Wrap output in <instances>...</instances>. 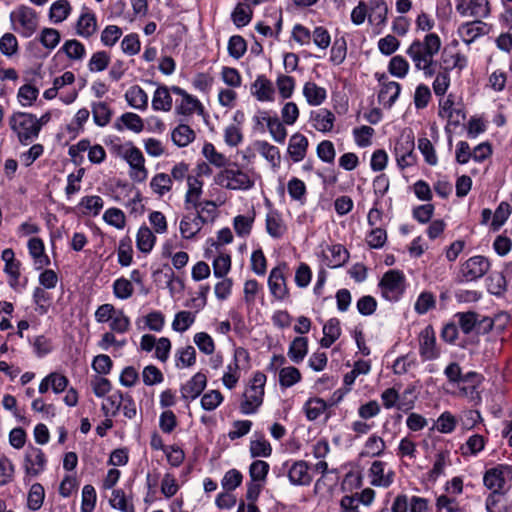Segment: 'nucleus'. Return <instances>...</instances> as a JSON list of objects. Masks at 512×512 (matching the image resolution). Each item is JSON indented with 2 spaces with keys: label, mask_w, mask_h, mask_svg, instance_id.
I'll list each match as a JSON object with an SVG mask.
<instances>
[{
  "label": "nucleus",
  "mask_w": 512,
  "mask_h": 512,
  "mask_svg": "<svg viewBox=\"0 0 512 512\" xmlns=\"http://www.w3.org/2000/svg\"><path fill=\"white\" fill-rule=\"evenodd\" d=\"M308 352V339L306 337H296L290 343L288 356L294 363H300Z\"/></svg>",
  "instance_id": "nucleus-24"
},
{
  "label": "nucleus",
  "mask_w": 512,
  "mask_h": 512,
  "mask_svg": "<svg viewBox=\"0 0 512 512\" xmlns=\"http://www.w3.org/2000/svg\"><path fill=\"white\" fill-rule=\"evenodd\" d=\"M289 481L295 486H307L312 482L309 465L304 460L295 461L287 470Z\"/></svg>",
  "instance_id": "nucleus-10"
},
{
  "label": "nucleus",
  "mask_w": 512,
  "mask_h": 512,
  "mask_svg": "<svg viewBox=\"0 0 512 512\" xmlns=\"http://www.w3.org/2000/svg\"><path fill=\"white\" fill-rule=\"evenodd\" d=\"M254 222L253 217H247L244 215H238L233 220V227L236 234L239 237H246L250 234L252 224Z\"/></svg>",
  "instance_id": "nucleus-62"
},
{
  "label": "nucleus",
  "mask_w": 512,
  "mask_h": 512,
  "mask_svg": "<svg viewBox=\"0 0 512 512\" xmlns=\"http://www.w3.org/2000/svg\"><path fill=\"white\" fill-rule=\"evenodd\" d=\"M223 401V396L218 390H211L201 398V407L207 411L215 410Z\"/></svg>",
  "instance_id": "nucleus-63"
},
{
  "label": "nucleus",
  "mask_w": 512,
  "mask_h": 512,
  "mask_svg": "<svg viewBox=\"0 0 512 512\" xmlns=\"http://www.w3.org/2000/svg\"><path fill=\"white\" fill-rule=\"evenodd\" d=\"M435 303L434 295L431 292L424 291L418 296L414 309L419 315H423L434 308Z\"/></svg>",
  "instance_id": "nucleus-56"
},
{
  "label": "nucleus",
  "mask_w": 512,
  "mask_h": 512,
  "mask_svg": "<svg viewBox=\"0 0 512 512\" xmlns=\"http://www.w3.org/2000/svg\"><path fill=\"white\" fill-rule=\"evenodd\" d=\"M96 499L95 488L90 484L85 485L82 489L81 512H93Z\"/></svg>",
  "instance_id": "nucleus-55"
},
{
  "label": "nucleus",
  "mask_w": 512,
  "mask_h": 512,
  "mask_svg": "<svg viewBox=\"0 0 512 512\" xmlns=\"http://www.w3.org/2000/svg\"><path fill=\"white\" fill-rule=\"evenodd\" d=\"M232 20L237 27L249 24L252 19V10L249 6L238 4L232 12Z\"/></svg>",
  "instance_id": "nucleus-54"
},
{
  "label": "nucleus",
  "mask_w": 512,
  "mask_h": 512,
  "mask_svg": "<svg viewBox=\"0 0 512 512\" xmlns=\"http://www.w3.org/2000/svg\"><path fill=\"white\" fill-rule=\"evenodd\" d=\"M401 148H403V145H396L395 146V154H396V160H397L398 166L401 169H404L406 167L413 165L415 162V156L413 153L414 142L413 141L406 142V152H404V153H401Z\"/></svg>",
  "instance_id": "nucleus-31"
},
{
  "label": "nucleus",
  "mask_w": 512,
  "mask_h": 512,
  "mask_svg": "<svg viewBox=\"0 0 512 512\" xmlns=\"http://www.w3.org/2000/svg\"><path fill=\"white\" fill-rule=\"evenodd\" d=\"M441 48L440 37L435 33H429L424 40H414L408 47L406 53L411 58L417 70L420 66L431 60L439 52Z\"/></svg>",
  "instance_id": "nucleus-1"
},
{
  "label": "nucleus",
  "mask_w": 512,
  "mask_h": 512,
  "mask_svg": "<svg viewBox=\"0 0 512 512\" xmlns=\"http://www.w3.org/2000/svg\"><path fill=\"white\" fill-rule=\"evenodd\" d=\"M305 413L308 420H316L327 408L326 402L321 398L309 399L305 403Z\"/></svg>",
  "instance_id": "nucleus-42"
},
{
  "label": "nucleus",
  "mask_w": 512,
  "mask_h": 512,
  "mask_svg": "<svg viewBox=\"0 0 512 512\" xmlns=\"http://www.w3.org/2000/svg\"><path fill=\"white\" fill-rule=\"evenodd\" d=\"M269 464L263 460H255L249 466V476L253 482H264L269 472Z\"/></svg>",
  "instance_id": "nucleus-39"
},
{
  "label": "nucleus",
  "mask_w": 512,
  "mask_h": 512,
  "mask_svg": "<svg viewBox=\"0 0 512 512\" xmlns=\"http://www.w3.org/2000/svg\"><path fill=\"white\" fill-rule=\"evenodd\" d=\"M142 379L145 385L152 386L162 383L164 376L159 368L154 365H148L142 371Z\"/></svg>",
  "instance_id": "nucleus-61"
},
{
  "label": "nucleus",
  "mask_w": 512,
  "mask_h": 512,
  "mask_svg": "<svg viewBox=\"0 0 512 512\" xmlns=\"http://www.w3.org/2000/svg\"><path fill=\"white\" fill-rule=\"evenodd\" d=\"M110 505L121 512H135L133 503H129L126 499L125 492L122 489H115L112 492Z\"/></svg>",
  "instance_id": "nucleus-45"
},
{
  "label": "nucleus",
  "mask_w": 512,
  "mask_h": 512,
  "mask_svg": "<svg viewBox=\"0 0 512 512\" xmlns=\"http://www.w3.org/2000/svg\"><path fill=\"white\" fill-rule=\"evenodd\" d=\"M387 241L386 230L380 227L372 229L366 236V243L370 248L379 249Z\"/></svg>",
  "instance_id": "nucleus-57"
},
{
  "label": "nucleus",
  "mask_w": 512,
  "mask_h": 512,
  "mask_svg": "<svg viewBox=\"0 0 512 512\" xmlns=\"http://www.w3.org/2000/svg\"><path fill=\"white\" fill-rule=\"evenodd\" d=\"M242 481V473L237 469H230L224 474L221 480V485L225 491L229 492L239 487Z\"/></svg>",
  "instance_id": "nucleus-50"
},
{
  "label": "nucleus",
  "mask_w": 512,
  "mask_h": 512,
  "mask_svg": "<svg viewBox=\"0 0 512 512\" xmlns=\"http://www.w3.org/2000/svg\"><path fill=\"white\" fill-rule=\"evenodd\" d=\"M97 29V20L94 13L84 12L80 15L76 24V33L84 38L92 36Z\"/></svg>",
  "instance_id": "nucleus-20"
},
{
  "label": "nucleus",
  "mask_w": 512,
  "mask_h": 512,
  "mask_svg": "<svg viewBox=\"0 0 512 512\" xmlns=\"http://www.w3.org/2000/svg\"><path fill=\"white\" fill-rule=\"evenodd\" d=\"M47 464V458L42 449L29 445L24 455V470L27 476L36 477L41 474Z\"/></svg>",
  "instance_id": "nucleus-7"
},
{
  "label": "nucleus",
  "mask_w": 512,
  "mask_h": 512,
  "mask_svg": "<svg viewBox=\"0 0 512 512\" xmlns=\"http://www.w3.org/2000/svg\"><path fill=\"white\" fill-rule=\"evenodd\" d=\"M227 49L229 55L238 60L245 54L247 44L242 36L234 35L230 37Z\"/></svg>",
  "instance_id": "nucleus-52"
},
{
  "label": "nucleus",
  "mask_w": 512,
  "mask_h": 512,
  "mask_svg": "<svg viewBox=\"0 0 512 512\" xmlns=\"http://www.w3.org/2000/svg\"><path fill=\"white\" fill-rule=\"evenodd\" d=\"M287 190L293 200L302 204L305 202L306 185L302 180L293 177L288 181Z\"/></svg>",
  "instance_id": "nucleus-47"
},
{
  "label": "nucleus",
  "mask_w": 512,
  "mask_h": 512,
  "mask_svg": "<svg viewBox=\"0 0 512 512\" xmlns=\"http://www.w3.org/2000/svg\"><path fill=\"white\" fill-rule=\"evenodd\" d=\"M175 110L176 113L180 115H191L194 112L203 114L204 112L201 102L190 94H185V97L182 98L180 104L176 105Z\"/></svg>",
  "instance_id": "nucleus-25"
},
{
  "label": "nucleus",
  "mask_w": 512,
  "mask_h": 512,
  "mask_svg": "<svg viewBox=\"0 0 512 512\" xmlns=\"http://www.w3.org/2000/svg\"><path fill=\"white\" fill-rule=\"evenodd\" d=\"M308 139L300 134L295 133L291 136L288 145V153L294 162L303 160L306 156L308 149Z\"/></svg>",
  "instance_id": "nucleus-16"
},
{
  "label": "nucleus",
  "mask_w": 512,
  "mask_h": 512,
  "mask_svg": "<svg viewBox=\"0 0 512 512\" xmlns=\"http://www.w3.org/2000/svg\"><path fill=\"white\" fill-rule=\"evenodd\" d=\"M93 119L96 125L105 126L110 122L111 110L105 102L95 103L92 106Z\"/></svg>",
  "instance_id": "nucleus-43"
},
{
  "label": "nucleus",
  "mask_w": 512,
  "mask_h": 512,
  "mask_svg": "<svg viewBox=\"0 0 512 512\" xmlns=\"http://www.w3.org/2000/svg\"><path fill=\"white\" fill-rule=\"evenodd\" d=\"M172 141L178 147H186L195 139V132L186 124L178 125L172 131Z\"/></svg>",
  "instance_id": "nucleus-27"
},
{
  "label": "nucleus",
  "mask_w": 512,
  "mask_h": 512,
  "mask_svg": "<svg viewBox=\"0 0 512 512\" xmlns=\"http://www.w3.org/2000/svg\"><path fill=\"white\" fill-rule=\"evenodd\" d=\"M9 125L22 145L30 144L39 136L36 116L31 113L14 112L9 118Z\"/></svg>",
  "instance_id": "nucleus-2"
},
{
  "label": "nucleus",
  "mask_w": 512,
  "mask_h": 512,
  "mask_svg": "<svg viewBox=\"0 0 512 512\" xmlns=\"http://www.w3.org/2000/svg\"><path fill=\"white\" fill-rule=\"evenodd\" d=\"M195 321V316L190 311H180L176 313L172 322V328L177 332L186 331Z\"/></svg>",
  "instance_id": "nucleus-53"
},
{
  "label": "nucleus",
  "mask_w": 512,
  "mask_h": 512,
  "mask_svg": "<svg viewBox=\"0 0 512 512\" xmlns=\"http://www.w3.org/2000/svg\"><path fill=\"white\" fill-rule=\"evenodd\" d=\"M401 85L395 81L381 83L378 100L386 108H391L399 97Z\"/></svg>",
  "instance_id": "nucleus-18"
},
{
  "label": "nucleus",
  "mask_w": 512,
  "mask_h": 512,
  "mask_svg": "<svg viewBox=\"0 0 512 512\" xmlns=\"http://www.w3.org/2000/svg\"><path fill=\"white\" fill-rule=\"evenodd\" d=\"M45 497V491L40 483H34L28 493L27 506L32 511L41 508Z\"/></svg>",
  "instance_id": "nucleus-33"
},
{
  "label": "nucleus",
  "mask_w": 512,
  "mask_h": 512,
  "mask_svg": "<svg viewBox=\"0 0 512 512\" xmlns=\"http://www.w3.org/2000/svg\"><path fill=\"white\" fill-rule=\"evenodd\" d=\"M300 380L301 373L296 367L289 366L279 370V384L283 388H289Z\"/></svg>",
  "instance_id": "nucleus-32"
},
{
  "label": "nucleus",
  "mask_w": 512,
  "mask_h": 512,
  "mask_svg": "<svg viewBox=\"0 0 512 512\" xmlns=\"http://www.w3.org/2000/svg\"><path fill=\"white\" fill-rule=\"evenodd\" d=\"M216 184L231 190H249L254 181L249 175L238 168L236 163H230L215 176Z\"/></svg>",
  "instance_id": "nucleus-3"
},
{
  "label": "nucleus",
  "mask_w": 512,
  "mask_h": 512,
  "mask_svg": "<svg viewBox=\"0 0 512 512\" xmlns=\"http://www.w3.org/2000/svg\"><path fill=\"white\" fill-rule=\"evenodd\" d=\"M188 190L185 196L186 203H192L195 208H198L196 200L202 193V181L196 177L187 176Z\"/></svg>",
  "instance_id": "nucleus-44"
},
{
  "label": "nucleus",
  "mask_w": 512,
  "mask_h": 512,
  "mask_svg": "<svg viewBox=\"0 0 512 512\" xmlns=\"http://www.w3.org/2000/svg\"><path fill=\"white\" fill-rule=\"evenodd\" d=\"M207 222L208 218L201 213H197L193 219L184 217L180 222L181 235L186 239H191L200 232L202 224Z\"/></svg>",
  "instance_id": "nucleus-17"
},
{
  "label": "nucleus",
  "mask_w": 512,
  "mask_h": 512,
  "mask_svg": "<svg viewBox=\"0 0 512 512\" xmlns=\"http://www.w3.org/2000/svg\"><path fill=\"white\" fill-rule=\"evenodd\" d=\"M251 92L259 101H272L275 90L269 79L259 75L251 87Z\"/></svg>",
  "instance_id": "nucleus-15"
},
{
  "label": "nucleus",
  "mask_w": 512,
  "mask_h": 512,
  "mask_svg": "<svg viewBox=\"0 0 512 512\" xmlns=\"http://www.w3.org/2000/svg\"><path fill=\"white\" fill-rule=\"evenodd\" d=\"M303 95L310 105L317 106L326 99V90L314 82H307L303 87Z\"/></svg>",
  "instance_id": "nucleus-26"
},
{
  "label": "nucleus",
  "mask_w": 512,
  "mask_h": 512,
  "mask_svg": "<svg viewBox=\"0 0 512 512\" xmlns=\"http://www.w3.org/2000/svg\"><path fill=\"white\" fill-rule=\"evenodd\" d=\"M382 296L392 302H396L405 290V277L399 270L387 271L379 282Z\"/></svg>",
  "instance_id": "nucleus-4"
},
{
  "label": "nucleus",
  "mask_w": 512,
  "mask_h": 512,
  "mask_svg": "<svg viewBox=\"0 0 512 512\" xmlns=\"http://www.w3.org/2000/svg\"><path fill=\"white\" fill-rule=\"evenodd\" d=\"M458 318L459 326L463 333L469 334L476 330L479 314L473 311L459 312L455 315Z\"/></svg>",
  "instance_id": "nucleus-37"
},
{
  "label": "nucleus",
  "mask_w": 512,
  "mask_h": 512,
  "mask_svg": "<svg viewBox=\"0 0 512 512\" xmlns=\"http://www.w3.org/2000/svg\"><path fill=\"white\" fill-rule=\"evenodd\" d=\"M243 396L245 399L240 405L241 412L245 415L254 414L262 404L264 391L250 387Z\"/></svg>",
  "instance_id": "nucleus-14"
},
{
  "label": "nucleus",
  "mask_w": 512,
  "mask_h": 512,
  "mask_svg": "<svg viewBox=\"0 0 512 512\" xmlns=\"http://www.w3.org/2000/svg\"><path fill=\"white\" fill-rule=\"evenodd\" d=\"M61 51L71 60H81L86 53L84 45L76 39L67 40L61 47Z\"/></svg>",
  "instance_id": "nucleus-34"
},
{
  "label": "nucleus",
  "mask_w": 512,
  "mask_h": 512,
  "mask_svg": "<svg viewBox=\"0 0 512 512\" xmlns=\"http://www.w3.org/2000/svg\"><path fill=\"white\" fill-rule=\"evenodd\" d=\"M507 479H512V466L499 464L485 471L483 483L490 491L505 493Z\"/></svg>",
  "instance_id": "nucleus-6"
},
{
  "label": "nucleus",
  "mask_w": 512,
  "mask_h": 512,
  "mask_svg": "<svg viewBox=\"0 0 512 512\" xmlns=\"http://www.w3.org/2000/svg\"><path fill=\"white\" fill-rule=\"evenodd\" d=\"M207 384L206 375L198 372L180 388L184 400H194L203 392Z\"/></svg>",
  "instance_id": "nucleus-11"
},
{
  "label": "nucleus",
  "mask_w": 512,
  "mask_h": 512,
  "mask_svg": "<svg viewBox=\"0 0 512 512\" xmlns=\"http://www.w3.org/2000/svg\"><path fill=\"white\" fill-rule=\"evenodd\" d=\"M70 12V4L67 0H58L50 7L49 17L54 23L64 21Z\"/></svg>",
  "instance_id": "nucleus-38"
},
{
  "label": "nucleus",
  "mask_w": 512,
  "mask_h": 512,
  "mask_svg": "<svg viewBox=\"0 0 512 512\" xmlns=\"http://www.w3.org/2000/svg\"><path fill=\"white\" fill-rule=\"evenodd\" d=\"M316 153L319 159L326 163H333L336 156L334 144L329 140L320 142L317 146Z\"/></svg>",
  "instance_id": "nucleus-64"
},
{
  "label": "nucleus",
  "mask_w": 512,
  "mask_h": 512,
  "mask_svg": "<svg viewBox=\"0 0 512 512\" xmlns=\"http://www.w3.org/2000/svg\"><path fill=\"white\" fill-rule=\"evenodd\" d=\"M150 186L155 193L162 196L171 190L172 181L168 174L159 173L152 178Z\"/></svg>",
  "instance_id": "nucleus-48"
},
{
  "label": "nucleus",
  "mask_w": 512,
  "mask_h": 512,
  "mask_svg": "<svg viewBox=\"0 0 512 512\" xmlns=\"http://www.w3.org/2000/svg\"><path fill=\"white\" fill-rule=\"evenodd\" d=\"M510 214L511 206L507 202H501L493 214L491 222L492 230L498 231L504 225Z\"/></svg>",
  "instance_id": "nucleus-40"
},
{
  "label": "nucleus",
  "mask_w": 512,
  "mask_h": 512,
  "mask_svg": "<svg viewBox=\"0 0 512 512\" xmlns=\"http://www.w3.org/2000/svg\"><path fill=\"white\" fill-rule=\"evenodd\" d=\"M286 267L285 263L274 267L268 277L270 292L277 300H284L289 295V290L284 276V270Z\"/></svg>",
  "instance_id": "nucleus-9"
},
{
  "label": "nucleus",
  "mask_w": 512,
  "mask_h": 512,
  "mask_svg": "<svg viewBox=\"0 0 512 512\" xmlns=\"http://www.w3.org/2000/svg\"><path fill=\"white\" fill-rule=\"evenodd\" d=\"M128 104L138 110H145L148 107V95L138 85L131 86L125 93Z\"/></svg>",
  "instance_id": "nucleus-21"
},
{
  "label": "nucleus",
  "mask_w": 512,
  "mask_h": 512,
  "mask_svg": "<svg viewBox=\"0 0 512 512\" xmlns=\"http://www.w3.org/2000/svg\"><path fill=\"white\" fill-rule=\"evenodd\" d=\"M109 62V54L106 51H98L92 55L88 67L91 72H100L108 67Z\"/></svg>",
  "instance_id": "nucleus-58"
},
{
  "label": "nucleus",
  "mask_w": 512,
  "mask_h": 512,
  "mask_svg": "<svg viewBox=\"0 0 512 512\" xmlns=\"http://www.w3.org/2000/svg\"><path fill=\"white\" fill-rule=\"evenodd\" d=\"M133 250L131 238L126 236L119 241L118 262L121 266L127 267L132 263Z\"/></svg>",
  "instance_id": "nucleus-36"
},
{
  "label": "nucleus",
  "mask_w": 512,
  "mask_h": 512,
  "mask_svg": "<svg viewBox=\"0 0 512 512\" xmlns=\"http://www.w3.org/2000/svg\"><path fill=\"white\" fill-rule=\"evenodd\" d=\"M482 22L476 20L462 24L459 28V34L464 38L467 43L472 42L477 36L483 34Z\"/></svg>",
  "instance_id": "nucleus-46"
},
{
  "label": "nucleus",
  "mask_w": 512,
  "mask_h": 512,
  "mask_svg": "<svg viewBox=\"0 0 512 512\" xmlns=\"http://www.w3.org/2000/svg\"><path fill=\"white\" fill-rule=\"evenodd\" d=\"M419 353L424 360H434L440 355L436 346L435 331L431 325L426 326L419 334Z\"/></svg>",
  "instance_id": "nucleus-8"
},
{
  "label": "nucleus",
  "mask_w": 512,
  "mask_h": 512,
  "mask_svg": "<svg viewBox=\"0 0 512 512\" xmlns=\"http://www.w3.org/2000/svg\"><path fill=\"white\" fill-rule=\"evenodd\" d=\"M330 256H326L327 265L330 268H338L344 265L349 259L347 249L341 244L332 245L329 248Z\"/></svg>",
  "instance_id": "nucleus-28"
},
{
  "label": "nucleus",
  "mask_w": 512,
  "mask_h": 512,
  "mask_svg": "<svg viewBox=\"0 0 512 512\" xmlns=\"http://www.w3.org/2000/svg\"><path fill=\"white\" fill-rule=\"evenodd\" d=\"M39 90L31 84L22 85L17 94L18 101L24 107L31 106L37 99Z\"/></svg>",
  "instance_id": "nucleus-49"
},
{
  "label": "nucleus",
  "mask_w": 512,
  "mask_h": 512,
  "mask_svg": "<svg viewBox=\"0 0 512 512\" xmlns=\"http://www.w3.org/2000/svg\"><path fill=\"white\" fill-rule=\"evenodd\" d=\"M409 70V63L407 60L400 56H394L391 58L388 66V71L391 75L398 77V78H404Z\"/></svg>",
  "instance_id": "nucleus-51"
},
{
  "label": "nucleus",
  "mask_w": 512,
  "mask_h": 512,
  "mask_svg": "<svg viewBox=\"0 0 512 512\" xmlns=\"http://www.w3.org/2000/svg\"><path fill=\"white\" fill-rule=\"evenodd\" d=\"M506 279L505 276L500 272L492 273L487 278L488 291L496 296L502 295L506 291Z\"/></svg>",
  "instance_id": "nucleus-41"
},
{
  "label": "nucleus",
  "mask_w": 512,
  "mask_h": 512,
  "mask_svg": "<svg viewBox=\"0 0 512 512\" xmlns=\"http://www.w3.org/2000/svg\"><path fill=\"white\" fill-rule=\"evenodd\" d=\"M457 420L448 411L443 412L436 421V428L444 434L452 433L456 428Z\"/></svg>",
  "instance_id": "nucleus-60"
},
{
  "label": "nucleus",
  "mask_w": 512,
  "mask_h": 512,
  "mask_svg": "<svg viewBox=\"0 0 512 512\" xmlns=\"http://www.w3.org/2000/svg\"><path fill=\"white\" fill-rule=\"evenodd\" d=\"M156 241L153 232L147 226H141L136 236L137 248L143 253H149Z\"/></svg>",
  "instance_id": "nucleus-30"
},
{
  "label": "nucleus",
  "mask_w": 512,
  "mask_h": 512,
  "mask_svg": "<svg viewBox=\"0 0 512 512\" xmlns=\"http://www.w3.org/2000/svg\"><path fill=\"white\" fill-rule=\"evenodd\" d=\"M29 254L34 260L36 269H42L50 265V259L45 254L44 242L38 237H33L28 241Z\"/></svg>",
  "instance_id": "nucleus-12"
},
{
  "label": "nucleus",
  "mask_w": 512,
  "mask_h": 512,
  "mask_svg": "<svg viewBox=\"0 0 512 512\" xmlns=\"http://www.w3.org/2000/svg\"><path fill=\"white\" fill-rule=\"evenodd\" d=\"M257 151L272 165V167H279L281 157L279 149L276 146L269 144L266 141H258L255 143Z\"/></svg>",
  "instance_id": "nucleus-29"
},
{
  "label": "nucleus",
  "mask_w": 512,
  "mask_h": 512,
  "mask_svg": "<svg viewBox=\"0 0 512 512\" xmlns=\"http://www.w3.org/2000/svg\"><path fill=\"white\" fill-rule=\"evenodd\" d=\"M262 119L266 121L272 138L278 143H283L287 136V131L283 123H281L277 117H269L265 111H262Z\"/></svg>",
  "instance_id": "nucleus-23"
},
{
  "label": "nucleus",
  "mask_w": 512,
  "mask_h": 512,
  "mask_svg": "<svg viewBox=\"0 0 512 512\" xmlns=\"http://www.w3.org/2000/svg\"><path fill=\"white\" fill-rule=\"evenodd\" d=\"M152 108L156 111H170L172 108V97L166 86H159L153 95Z\"/></svg>",
  "instance_id": "nucleus-22"
},
{
  "label": "nucleus",
  "mask_w": 512,
  "mask_h": 512,
  "mask_svg": "<svg viewBox=\"0 0 512 512\" xmlns=\"http://www.w3.org/2000/svg\"><path fill=\"white\" fill-rule=\"evenodd\" d=\"M14 465L5 455L0 456V486L10 483L14 477Z\"/></svg>",
  "instance_id": "nucleus-59"
},
{
  "label": "nucleus",
  "mask_w": 512,
  "mask_h": 512,
  "mask_svg": "<svg viewBox=\"0 0 512 512\" xmlns=\"http://www.w3.org/2000/svg\"><path fill=\"white\" fill-rule=\"evenodd\" d=\"M18 21L23 28L22 35L30 37L37 29L38 18L36 12L26 6H22L18 11Z\"/></svg>",
  "instance_id": "nucleus-13"
},
{
  "label": "nucleus",
  "mask_w": 512,
  "mask_h": 512,
  "mask_svg": "<svg viewBox=\"0 0 512 512\" xmlns=\"http://www.w3.org/2000/svg\"><path fill=\"white\" fill-rule=\"evenodd\" d=\"M310 119L316 130L320 132H329L333 129L335 116L331 111L322 108L318 111L311 112Z\"/></svg>",
  "instance_id": "nucleus-19"
},
{
  "label": "nucleus",
  "mask_w": 512,
  "mask_h": 512,
  "mask_svg": "<svg viewBox=\"0 0 512 512\" xmlns=\"http://www.w3.org/2000/svg\"><path fill=\"white\" fill-rule=\"evenodd\" d=\"M202 153L205 158L216 167L225 168L230 164L229 160L222 153L216 151L212 143H205L202 149Z\"/></svg>",
  "instance_id": "nucleus-35"
},
{
  "label": "nucleus",
  "mask_w": 512,
  "mask_h": 512,
  "mask_svg": "<svg viewBox=\"0 0 512 512\" xmlns=\"http://www.w3.org/2000/svg\"><path fill=\"white\" fill-rule=\"evenodd\" d=\"M490 260L482 255L472 256L460 266L459 282H471L481 279L490 270Z\"/></svg>",
  "instance_id": "nucleus-5"
}]
</instances>
